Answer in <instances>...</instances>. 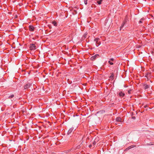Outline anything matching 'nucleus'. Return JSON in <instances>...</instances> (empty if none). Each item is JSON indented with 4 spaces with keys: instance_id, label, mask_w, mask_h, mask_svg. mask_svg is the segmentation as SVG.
Instances as JSON below:
<instances>
[{
    "instance_id": "obj_1",
    "label": "nucleus",
    "mask_w": 154,
    "mask_h": 154,
    "mask_svg": "<svg viewBox=\"0 0 154 154\" xmlns=\"http://www.w3.org/2000/svg\"><path fill=\"white\" fill-rule=\"evenodd\" d=\"M99 38H95L94 39V41L96 42V45L97 47L100 44V42L99 41Z\"/></svg>"
},
{
    "instance_id": "obj_2",
    "label": "nucleus",
    "mask_w": 154,
    "mask_h": 154,
    "mask_svg": "<svg viewBox=\"0 0 154 154\" xmlns=\"http://www.w3.org/2000/svg\"><path fill=\"white\" fill-rule=\"evenodd\" d=\"M29 48L30 50H34L36 49V47L34 44H31L29 47Z\"/></svg>"
},
{
    "instance_id": "obj_3",
    "label": "nucleus",
    "mask_w": 154,
    "mask_h": 154,
    "mask_svg": "<svg viewBox=\"0 0 154 154\" xmlns=\"http://www.w3.org/2000/svg\"><path fill=\"white\" fill-rule=\"evenodd\" d=\"M32 85V83L27 82L24 86V89H27L29 88Z\"/></svg>"
},
{
    "instance_id": "obj_4",
    "label": "nucleus",
    "mask_w": 154,
    "mask_h": 154,
    "mask_svg": "<svg viewBox=\"0 0 154 154\" xmlns=\"http://www.w3.org/2000/svg\"><path fill=\"white\" fill-rule=\"evenodd\" d=\"M29 30L30 31L32 32L34 30L35 28L34 26L32 25H30L29 26Z\"/></svg>"
},
{
    "instance_id": "obj_5",
    "label": "nucleus",
    "mask_w": 154,
    "mask_h": 154,
    "mask_svg": "<svg viewBox=\"0 0 154 154\" xmlns=\"http://www.w3.org/2000/svg\"><path fill=\"white\" fill-rule=\"evenodd\" d=\"M75 129H74V128L72 127L67 132V134L68 135L70 134L74 130H75Z\"/></svg>"
},
{
    "instance_id": "obj_6",
    "label": "nucleus",
    "mask_w": 154,
    "mask_h": 154,
    "mask_svg": "<svg viewBox=\"0 0 154 154\" xmlns=\"http://www.w3.org/2000/svg\"><path fill=\"white\" fill-rule=\"evenodd\" d=\"M118 95L120 97H122L125 96V94L122 92L120 91L119 92Z\"/></svg>"
},
{
    "instance_id": "obj_7",
    "label": "nucleus",
    "mask_w": 154,
    "mask_h": 154,
    "mask_svg": "<svg viewBox=\"0 0 154 154\" xmlns=\"http://www.w3.org/2000/svg\"><path fill=\"white\" fill-rule=\"evenodd\" d=\"M99 56V55L98 54H96L95 55L91 57V60H94L96 59L97 57H98Z\"/></svg>"
},
{
    "instance_id": "obj_8",
    "label": "nucleus",
    "mask_w": 154,
    "mask_h": 154,
    "mask_svg": "<svg viewBox=\"0 0 154 154\" xmlns=\"http://www.w3.org/2000/svg\"><path fill=\"white\" fill-rule=\"evenodd\" d=\"M144 88H143L145 90H146L149 88L150 87V85H148L147 84H145L143 85Z\"/></svg>"
},
{
    "instance_id": "obj_9",
    "label": "nucleus",
    "mask_w": 154,
    "mask_h": 154,
    "mask_svg": "<svg viewBox=\"0 0 154 154\" xmlns=\"http://www.w3.org/2000/svg\"><path fill=\"white\" fill-rule=\"evenodd\" d=\"M145 77H146L147 79L149 80L150 79V78L151 77V73H147V74H146Z\"/></svg>"
},
{
    "instance_id": "obj_10",
    "label": "nucleus",
    "mask_w": 154,
    "mask_h": 154,
    "mask_svg": "<svg viewBox=\"0 0 154 154\" xmlns=\"http://www.w3.org/2000/svg\"><path fill=\"white\" fill-rule=\"evenodd\" d=\"M116 121L117 122H122V119L120 117H117L116 118Z\"/></svg>"
},
{
    "instance_id": "obj_11",
    "label": "nucleus",
    "mask_w": 154,
    "mask_h": 154,
    "mask_svg": "<svg viewBox=\"0 0 154 154\" xmlns=\"http://www.w3.org/2000/svg\"><path fill=\"white\" fill-rule=\"evenodd\" d=\"M125 23H126V21H125V20L122 23V24L121 26L120 27V29H122V28L124 26Z\"/></svg>"
},
{
    "instance_id": "obj_12",
    "label": "nucleus",
    "mask_w": 154,
    "mask_h": 154,
    "mask_svg": "<svg viewBox=\"0 0 154 154\" xmlns=\"http://www.w3.org/2000/svg\"><path fill=\"white\" fill-rule=\"evenodd\" d=\"M52 24L55 26H57V23L55 21H54L52 22Z\"/></svg>"
},
{
    "instance_id": "obj_13",
    "label": "nucleus",
    "mask_w": 154,
    "mask_h": 154,
    "mask_svg": "<svg viewBox=\"0 0 154 154\" xmlns=\"http://www.w3.org/2000/svg\"><path fill=\"white\" fill-rule=\"evenodd\" d=\"M134 147V145H132V146H129V147H128L127 149L128 150V149H131V148H132L133 147Z\"/></svg>"
},
{
    "instance_id": "obj_14",
    "label": "nucleus",
    "mask_w": 154,
    "mask_h": 154,
    "mask_svg": "<svg viewBox=\"0 0 154 154\" xmlns=\"http://www.w3.org/2000/svg\"><path fill=\"white\" fill-rule=\"evenodd\" d=\"M103 0H100V1H98L97 2V3L98 5H100L101 4V2H102Z\"/></svg>"
},
{
    "instance_id": "obj_15",
    "label": "nucleus",
    "mask_w": 154,
    "mask_h": 154,
    "mask_svg": "<svg viewBox=\"0 0 154 154\" xmlns=\"http://www.w3.org/2000/svg\"><path fill=\"white\" fill-rule=\"evenodd\" d=\"M14 96V94H12V95H10V96H9L8 97V99H11V98H12Z\"/></svg>"
},
{
    "instance_id": "obj_16",
    "label": "nucleus",
    "mask_w": 154,
    "mask_h": 154,
    "mask_svg": "<svg viewBox=\"0 0 154 154\" xmlns=\"http://www.w3.org/2000/svg\"><path fill=\"white\" fill-rule=\"evenodd\" d=\"M143 19L142 18L140 20V21H139V24H140V23H143Z\"/></svg>"
},
{
    "instance_id": "obj_17",
    "label": "nucleus",
    "mask_w": 154,
    "mask_h": 154,
    "mask_svg": "<svg viewBox=\"0 0 154 154\" xmlns=\"http://www.w3.org/2000/svg\"><path fill=\"white\" fill-rule=\"evenodd\" d=\"M114 76V75L113 73H111V75L110 76V78L111 79H112Z\"/></svg>"
},
{
    "instance_id": "obj_18",
    "label": "nucleus",
    "mask_w": 154,
    "mask_h": 154,
    "mask_svg": "<svg viewBox=\"0 0 154 154\" xmlns=\"http://www.w3.org/2000/svg\"><path fill=\"white\" fill-rule=\"evenodd\" d=\"M108 63L111 65H112L113 64V63L110 61V60L108 61Z\"/></svg>"
},
{
    "instance_id": "obj_19",
    "label": "nucleus",
    "mask_w": 154,
    "mask_h": 154,
    "mask_svg": "<svg viewBox=\"0 0 154 154\" xmlns=\"http://www.w3.org/2000/svg\"><path fill=\"white\" fill-rule=\"evenodd\" d=\"M84 1L85 4L87 5V4L88 0H84Z\"/></svg>"
},
{
    "instance_id": "obj_20",
    "label": "nucleus",
    "mask_w": 154,
    "mask_h": 154,
    "mask_svg": "<svg viewBox=\"0 0 154 154\" xmlns=\"http://www.w3.org/2000/svg\"><path fill=\"white\" fill-rule=\"evenodd\" d=\"M131 90H129L128 91V93L129 94H130L131 93Z\"/></svg>"
},
{
    "instance_id": "obj_21",
    "label": "nucleus",
    "mask_w": 154,
    "mask_h": 154,
    "mask_svg": "<svg viewBox=\"0 0 154 154\" xmlns=\"http://www.w3.org/2000/svg\"><path fill=\"white\" fill-rule=\"evenodd\" d=\"M96 143V142L95 141H94V142H93V146H94Z\"/></svg>"
},
{
    "instance_id": "obj_22",
    "label": "nucleus",
    "mask_w": 154,
    "mask_h": 154,
    "mask_svg": "<svg viewBox=\"0 0 154 154\" xmlns=\"http://www.w3.org/2000/svg\"><path fill=\"white\" fill-rule=\"evenodd\" d=\"M114 60V59L113 58H111L110 59V61H113Z\"/></svg>"
},
{
    "instance_id": "obj_23",
    "label": "nucleus",
    "mask_w": 154,
    "mask_h": 154,
    "mask_svg": "<svg viewBox=\"0 0 154 154\" xmlns=\"http://www.w3.org/2000/svg\"><path fill=\"white\" fill-rule=\"evenodd\" d=\"M132 118L133 119H135V117L134 116H132Z\"/></svg>"
},
{
    "instance_id": "obj_24",
    "label": "nucleus",
    "mask_w": 154,
    "mask_h": 154,
    "mask_svg": "<svg viewBox=\"0 0 154 154\" xmlns=\"http://www.w3.org/2000/svg\"><path fill=\"white\" fill-rule=\"evenodd\" d=\"M92 146V145L91 144H90L89 146V148H91Z\"/></svg>"
},
{
    "instance_id": "obj_25",
    "label": "nucleus",
    "mask_w": 154,
    "mask_h": 154,
    "mask_svg": "<svg viewBox=\"0 0 154 154\" xmlns=\"http://www.w3.org/2000/svg\"><path fill=\"white\" fill-rule=\"evenodd\" d=\"M147 106L146 105H145V106H144V107H145V108H146Z\"/></svg>"
},
{
    "instance_id": "obj_26",
    "label": "nucleus",
    "mask_w": 154,
    "mask_h": 154,
    "mask_svg": "<svg viewBox=\"0 0 154 154\" xmlns=\"http://www.w3.org/2000/svg\"><path fill=\"white\" fill-rule=\"evenodd\" d=\"M77 147H78V148H79V146H78Z\"/></svg>"
},
{
    "instance_id": "obj_27",
    "label": "nucleus",
    "mask_w": 154,
    "mask_h": 154,
    "mask_svg": "<svg viewBox=\"0 0 154 154\" xmlns=\"http://www.w3.org/2000/svg\"><path fill=\"white\" fill-rule=\"evenodd\" d=\"M153 52H154V50H153Z\"/></svg>"
}]
</instances>
